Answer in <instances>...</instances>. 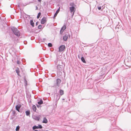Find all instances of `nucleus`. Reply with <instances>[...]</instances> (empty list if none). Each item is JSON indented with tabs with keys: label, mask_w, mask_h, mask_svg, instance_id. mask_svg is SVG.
I'll use <instances>...</instances> for the list:
<instances>
[{
	"label": "nucleus",
	"mask_w": 131,
	"mask_h": 131,
	"mask_svg": "<svg viewBox=\"0 0 131 131\" xmlns=\"http://www.w3.org/2000/svg\"><path fill=\"white\" fill-rule=\"evenodd\" d=\"M57 72L58 74L61 75L62 74V71L64 69V68L62 65H58L57 67Z\"/></svg>",
	"instance_id": "obj_1"
},
{
	"label": "nucleus",
	"mask_w": 131,
	"mask_h": 131,
	"mask_svg": "<svg viewBox=\"0 0 131 131\" xmlns=\"http://www.w3.org/2000/svg\"><path fill=\"white\" fill-rule=\"evenodd\" d=\"M70 5L71 7H69V9L71 13L73 12L72 15L73 16L74 14V13L75 11V6L74 3H71Z\"/></svg>",
	"instance_id": "obj_2"
},
{
	"label": "nucleus",
	"mask_w": 131,
	"mask_h": 131,
	"mask_svg": "<svg viewBox=\"0 0 131 131\" xmlns=\"http://www.w3.org/2000/svg\"><path fill=\"white\" fill-rule=\"evenodd\" d=\"M11 29L15 35L18 36H20L19 32L17 29L14 27H13Z\"/></svg>",
	"instance_id": "obj_3"
},
{
	"label": "nucleus",
	"mask_w": 131,
	"mask_h": 131,
	"mask_svg": "<svg viewBox=\"0 0 131 131\" xmlns=\"http://www.w3.org/2000/svg\"><path fill=\"white\" fill-rule=\"evenodd\" d=\"M55 62L56 64L58 65H61L62 64V61L61 60L58 59H57V60L55 61Z\"/></svg>",
	"instance_id": "obj_4"
},
{
	"label": "nucleus",
	"mask_w": 131,
	"mask_h": 131,
	"mask_svg": "<svg viewBox=\"0 0 131 131\" xmlns=\"http://www.w3.org/2000/svg\"><path fill=\"white\" fill-rule=\"evenodd\" d=\"M65 48V46L64 45H62L59 48V51L61 52L63 51Z\"/></svg>",
	"instance_id": "obj_5"
},
{
	"label": "nucleus",
	"mask_w": 131,
	"mask_h": 131,
	"mask_svg": "<svg viewBox=\"0 0 131 131\" xmlns=\"http://www.w3.org/2000/svg\"><path fill=\"white\" fill-rule=\"evenodd\" d=\"M21 106V105L20 104H18L15 107L16 110L19 112H20L19 110Z\"/></svg>",
	"instance_id": "obj_6"
},
{
	"label": "nucleus",
	"mask_w": 131,
	"mask_h": 131,
	"mask_svg": "<svg viewBox=\"0 0 131 131\" xmlns=\"http://www.w3.org/2000/svg\"><path fill=\"white\" fill-rule=\"evenodd\" d=\"M47 21L46 18L45 17H43L41 20V23L42 24H44Z\"/></svg>",
	"instance_id": "obj_7"
},
{
	"label": "nucleus",
	"mask_w": 131,
	"mask_h": 131,
	"mask_svg": "<svg viewBox=\"0 0 131 131\" xmlns=\"http://www.w3.org/2000/svg\"><path fill=\"white\" fill-rule=\"evenodd\" d=\"M42 128V126L40 125H38V126H34L32 127V128L33 130H34L35 129H38V128H39L41 129Z\"/></svg>",
	"instance_id": "obj_8"
},
{
	"label": "nucleus",
	"mask_w": 131,
	"mask_h": 131,
	"mask_svg": "<svg viewBox=\"0 0 131 131\" xmlns=\"http://www.w3.org/2000/svg\"><path fill=\"white\" fill-rule=\"evenodd\" d=\"M33 118L36 120L39 121L40 118V116H36L34 115L33 116Z\"/></svg>",
	"instance_id": "obj_9"
},
{
	"label": "nucleus",
	"mask_w": 131,
	"mask_h": 131,
	"mask_svg": "<svg viewBox=\"0 0 131 131\" xmlns=\"http://www.w3.org/2000/svg\"><path fill=\"white\" fill-rule=\"evenodd\" d=\"M61 82V80L59 79H57L56 80V86L57 85L58 87L60 86V84Z\"/></svg>",
	"instance_id": "obj_10"
},
{
	"label": "nucleus",
	"mask_w": 131,
	"mask_h": 131,
	"mask_svg": "<svg viewBox=\"0 0 131 131\" xmlns=\"http://www.w3.org/2000/svg\"><path fill=\"white\" fill-rule=\"evenodd\" d=\"M66 28V26L65 25H64L61 28V29L60 30V33L61 34L63 32L64 30Z\"/></svg>",
	"instance_id": "obj_11"
},
{
	"label": "nucleus",
	"mask_w": 131,
	"mask_h": 131,
	"mask_svg": "<svg viewBox=\"0 0 131 131\" xmlns=\"http://www.w3.org/2000/svg\"><path fill=\"white\" fill-rule=\"evenodd\" d=\"M60 7H59V9L56 11V13H55V14L54 15V18H55L56 17V16H57L58 14V13L60 11Z\"/></svg>",
	"instance_id": "obj_12"
},
{
	"label": "nucleus",
	"mask_w": 131,
	"mask_h": 131,
	"mask_svg": "<svg viewBox=\"0 0 131 131\" xmlns=\"http://www.w3.org/2000/svg\"><path fill=\"white\" fill-rule=\"evenodd\" d=\"M68 38V36L67 35H65L63 36V39L64 41H66Z\"/></svg>",
	"instance_id": "obj_13"
},
{
	"label": "nucleus",
	"mask_w": 131,
	"mask_h": 131,
	"mask_svg": "<svg viewBox=\"0 0 131 131\" xmlns=\"http://www.w3.org/2000/svg\"><path fill=\"white\" fill-rule=\"evenodd\" d=\"M60 95L61 96L64 94V91L62 90H60L59 91Z\"/></svg>",
	"instance_id": "obj_14"
},
{
	"label": "nucleus",
	"mask_w": 131,
	"mask_h": 131,
	"mask_svg": "<svg viewBox=\"0 0 131 131\" xmlns=\"http://www.w3.org/2000/svg\"><path fill=\"white\" fill-rule=\"evenodd\" d=\"M48 122L46 118L45 117L43 118V121H42V123H46Z\"/></svg>",
	"instance_id": "obj_15"
},
{
	"label": "nucleus",
	"mask_w": 131,
	"mask_h": 131,
	"mask_svg": "<svg viewBox=\"0 0 131 131\" xmlns=\"http://www.w3.org/2000/svg\"><path fill=\"white\" fill-rule=\"evenodd\" d=\"M16 73H17V75H18L19 76H20V75L19 74V73L20 72V71L19 70V69L18 68H17L16 69Z\"/></svg>",
	"instance_id": "obj_16"
},
{
	"label": "nucleus",
	"mask_w": 131,
	"mask_h": 131,
	"mask_svg": "<svg viewBox=\"0 0 131 131\" xmlns=\"http://www.w3.org/2000/svg\"><path fill=\"white\" fill-rule=\"evenodd\" d=\"M27 116H29L30 114V112L29 111H27L25 112Z\"/></svg>",
	"instance_id": "obj_17"
},
{
	"label": "nucleus",
	"mask_w": 131,
	"mask_h": 131,
	"mask_svg": "<svg viewBox=\"0 0 131 131\" xmlns=\"http://www.w3.org/2000/svg\"><path fill=\"white\" fill-rule=\"evenodd\" d=\"M60 95L59 94H57L56 96V100L57 101H58L60 99Z\"/></svg>",
	"instance_id": "obj_18"
},
{
	"label": "nucleus",
	"mask_w": 131,
	"mask_h": 131,
	"mask_svg": "<svg viewBox=\"0 0 131 131\" xmlns=\"http://www.w3.org/2000/svg\"><path fill=\"white\" fill-rule=\"evenodd\" d=\"M38 103L39 105L43 103V101L42 99H40V101L38 102Z\"/></svg>",
	"instance_id": "obj_19"
},
{
	"label": "nucleus",
	"mask_w": 131,
	"mask_h": 131,
	"mask_svg": "<svg viewBox=\"0 0 131 131\" xmlns=\"http://www.w3.org/2000/svg\"><path fill=\"white\" fill-rule=\"evenodd\" d=\"M32 109L34 111L36 112V106L35 105H34L33 106Z\"/></svg>",
	"instance_id": "obj_20"
},
{
	"label": "nucleus",
	"mask_w": 131,
	"mask_h": 131,
	"mask_svg": "<svg viewBox=\"0 0 131 131\" xmlns=\"http://www.w3.org/2000/svg\"><path fill=\"white\" fill-rule=\"evenodd\" d=\"M81 61L84 63H86V62L84 58H81Z\"/></svg>",
	"instance_id": "obj_21"
},
{
	"label": "nucleus",
	"mask_w": 131,
	"mask_h": 131,
	"mask_svg": "<svg viewBox=\"0 0 131 131\" xmlns=\"http://www.w3.org/2000/svg\"><path fill=\"white\" fill-rule=\"evenodd\" d=\"M20 127L19 125H18L16 127V128L15 130L16 131H18Z\"/></svg>",
	"instance_id": "obj_22"
},
{
	"label": "nucleus",
	"mask_w": 131,
	"mask_h": 131,
	"mask_svg": "<svg viewBox=\"0 0 131 131\" xmlns=\"http://www.w3.org/2000/svg\"><path fill=\"white\" fill-rule=\"evenodd\" d=\"M30 23L31 25L33 27L34 25V23L33 20H31L30 21Z\"/></svg>",
	"instance_id": "obj_23"
},
{
	"label": "nucleus",
	"mask_w": 131,
	"mask_h": 131,
	"mask_svg": "<svg viewBox=\"0 0 131 131\" xmlns=\"http://www.w3.org/2000/svg\"><path fill=\"white\" fill-rule=\"evenodd\" d=\"M41 13L40 12H39L38 13V14L37 16V18L38 19L40 17L41 15Z\"/></svg>",
	"instance_id": "obj_24"
},
{
	"label": "nucleus",
	"mask_w": 131,
	"mask_h": 131,
	"mask_svg": "<svg viewBox=\"0 0 131 131\" xmlns=\"http://www.w3.org/2000/svg\"><path fill=\"white\" fill-rule=\"evenodd\" d=\"M39 60H40L41 62H43L44 61V58H39Z\"/></svg>",
	"instance_id": "obj_25"
},
{
	"label": "nucleus",
	"mask_w": 131,
	"mask_h": 131,
	"mask_svg": "<svg viewBox=\"0 0 131 131\" xmlns=\"http://www.w3.org/2000/svg\"><path fill=\"white\" fill-rule=\"evenodd\" d=\"M48 46L49 47H51L52 46V44L51 43H48Z\"/></svg>",
	"instance_id": "obj_26"
},
{
	"label": "nucleus",
	"mask_w": 131,
	"mask_h": 131,
	"mask_svg": "<svg viewBox=\"0 0 131 131\" xmlns=\"http://www.w3.org/2000/svg\"><path fill=\"white\" fill-rule=\"evenodd\" d=\"M38 28L39 29H40L41 28H42V26L40 25H39L38 26Z\"/></svg>",
	"instance_id": "obj_27"
},
{
	"label": "nucleus",
	"mask_w": 131,
	"mask_h": 131,
	"mask_svg": "<svg viewBox=\"0 0 131 131\" xmlns=\"http://www.w3.org/2000/svg\"><path fill=\"white\" fill-rule=\"evenodd\" d=\"M17 63L18 64H20V61L18 60H17Z\"/></svg>",
	"instance_id": "obj_28"
},
{
	"label": "nucleus",
	"mask_w": 131,
	"mask_h": 131,
	"mask_svg": "<svg viewBox=\"0 0 131 131\" xmlns=\"http://www.w3.org/2000/svg\"><path fill=\"white\" fill-rule=\"evenodd\" d=\"M98 9L99 10H100L101 9V7H99L98 8Z\"/></svg>",
	"instance_id": "obj_29"
},
{
	"label": "nucleus",
	"mask_w": 131,
	"mask_h": 131,
	"mask_svg": "<svg viewBox=\"0 0 131 131\" xmlns=\"http://www.w3.org/2000/svg\"><path fill=\"white\" fill-rule=\"evenodd\" d=\"M13 114H15V111H13Z\"/></svg>",
	"instance_id": "obj_30"
},
{
	"label": "nucleus",
	"mask_w": 131,
	"mask_h": 131,
	"mask_svg": "<svg viewBox=\"0 0 131 131\" xmlns=\"http://www.w3.org/2000/svg\"><path fill=\"white\" fill-rule=\"evenodd\" d=\"M38 1L40 2L41 1V0H38Z\"/></svg>",
	"instance_id": "obj_31"
},
{
	"label": "nucleus",
	"mask_w": 131,
	"mask_h": 131,
	"mask_svg": "<svg viewBox=\"0 0 131 131\" xmlns=\"http://www.w3.org/2000/svg\"><path fill=\"white\" fill-rule=\"evenodd\" d=\"M62 100H64V99H62Z\"/></svg>",
	"instance_id": "obj_32"
}]
</instances>
